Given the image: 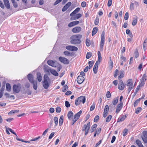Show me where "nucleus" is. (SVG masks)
<instances>
[{
    "mask_svg": "<svg viewBox=\"0 0 147 147\" xmlns=\"http://www.w3.org/2000/svg\"><path fill=\"white\" fill-rule=\"evenodd\" d=\"M99 63L98 61H96L94 66L93 70L94 74H96L97 72Z\"/></svg>",
    "mask_w": 147,
    "mask_h": 147,
    "instance_id": "obj_16",
    "label": "nucleus"
},
{
    "mask_svg": "<svg viewBox=\"0 0 147 147\" xmlns=\"http://www.w3.org/2000/svg\"><path fill=\"white\" fill-rule=\"evenodd\" d=\"M99 23V20L98 18H96L95 19L94 23L95 25H97Z\"/></svg>",
    "mask_w": 147,
    "mask_h": 147,
    "instance_id": "obj_55",
    "label": "nucleus"
},
{
    "mask_svg": "<svg viewBox=\"0 0 147 147\" xmlns=\"http://www.w3.org/2000/svg\"><path fill=\"white\" fill-rule=\"evenodd\" d=\"M6 89L7 90L10 92L11 90V87L10 84L7 83L6 85Z\"/></svg>",
    "mask_w": 147,
    "mask_h": 147,
    "instance_id": "obj_31",
    "label": "nucleus"
},
{
    "mask_svg": "<svg viewBox=\"0 0 147 147\" xmlns=\"http://www.w3.org/2000/svg\"><path fill=\"white\" fill-rule=\"evenodd\" d=\"M126 85L128 87V91L129 92L134 87L132 79H129L127 80Z\"/></svg>",
    "mask_w": 147,
    "mask_h": 147,
    "instance_id": "obj_4",
    "label": "nucleus"
},
{
    "mask_svg": "<svg viewBox=\"0 0 147 147\" xmlns=\"http://www.w3.org/2000/svg\"><path fill=\"white\" fill-rule=\"evenodd\" d=\"M54 121L55 124V126H56L58 125V118L57 117H55L54 118Z\"/></svg>",
    "mask_w": 147,
    "mask_h": 147,
    "instance_id": "obj_38",
    "label": "nucleus"
},
{
    "mask_svg": "<svg viewBox=\"0 0 147 147\" xmlns=\"http://www.w3.org/2000/svg\"><path fill=\"white\" fill-rule=\"evenodd\" d=\"M81 38L82 35L80 34L73 35L70 38V42L74 45L79 44L81 42Z\"/></svg>",
    "mask_w": 147,
    "mask_h": 147,
    "instance_id": "obj_1",
    "label": "nucleus"
},
{
    "mask_svg": "<svg viewBox=\"0 0 147 147\" xmlns=\"http://www.w3.org/2000/svg\"><path fill=\"white\" fill-rule=\"evenodd\" d=\"M124 72L123 71H121L120 72V75L119 76L118 78L120 80V79H121L124 76Z\"/></svg>",
    "mask_w": 147,
    "mask_h": 147,
    "instance_id": "obj_33",
    "label": "nucleus"
},
{
    "mask_svg": "<svg viewBox=\"0 0 147 147\" xmlns=\"http://www.w3.org/2000/svg\"><path fill=\"white\" fill-rule=\"evenodd\" d=\"M49 129L48 128H47V129H46L43 132L42 136H45L46 134L47 133Z\"/></svg>",
    "mask_w": 147,
    "mask_h": 147,
    "instance_id": "obj_51",
    "label": "nucleus"
},
{
    "mask_svg": "<svg viewBox=\"0 0 147 147\" xmlns=\"http://www.w3.org/2000/svg\"><path fill=\"white\" fill-rule=\"evenodd\" d=\"M123 103L122 102H120L117 105L116 110V113H118L122 108Z\"/></svg>",
    "mask_w": 147,
    "mask_h": 147,
    "instance_id": "obj_14",
    "label": "nucleus"
},
{
    "mask_svg": "<svg viewBox=\"0 0 147 147\" xmlns=\"http://www.w3.org/2000/svg\"><path fill=\"white\" fill-rule=\"evenodd\" d=\"M86 43L87 46H89L90 45V40L89 39H86Z\"/></svg>",
    "mask_w": 147,
    "mask_h": 147,
    "instance_id": "obj_46",
    "label": "nucleus"
},
{
    "mask_svg": "<svg viewBox=\"0 0 147 147\" xmlns=\"http://www.w3.org/2000/svg\"><path fill=\"white\" fill-rule=\"evenodd\" d=\"M82 22V21L81 20L80 22L78 21H75L70 22L68 26L69 27H71L74 26L78 25L79 23Z\"/></svg>",
    "mask_w": 147,
    "mask_h": 147,
    "instance_id": "obj_8",
    "label": "nucleus"
},
{
    "mask_svg": "<svg viewBox=\"0 0 147 147\" xmlns=\"http://www.w3.org/2000/svg\"><path fill=\"white\" fill-rule=\"evenodd\" d=\"M98 61H97L100 63L102 61V57L99 51H98Z\"/></svg>",
    "mask_w": 147,
    "mask_h": 147,
    "instance_id": "obj_32",
    "label": "nucleus"
},
{
    "mask_svg": "<svg viewBox=\"0 0 147 147\" xmlns=\"http://www.w3.org/2000/svg\"><path fill=\"white\" fill-rule=\"evenodd\" d=\"M97 125L94 124L91 127V132H92L95 129Z\"/></svg>",
    "mask_w": 147,
    "mask_h": 147,
    "instance_id": "obj_43",
    "label": "nucleus"
},
{
    "mask_svg": "<svg viewBox=\"0 0 147 147\" xmlns=\"http://www.w3.org/2000/svg\"><path fill=\"white\" fill-rule=\"evenodd\" d=\"M118 97H117L114 98L112 101V104L113 105H115L118 102Z\"/></svg>",
    "mask_w": 147,
    "mask_h": 147,
    "instance_id": "obj_28",
    "label": "nucleus"
},
{
    "mask_svg": "<svg viewBox=\"0 0 147 147\" xmlns=\"http://www.w3.org/2000/svg\"><path fill=\"white\" fill-rule=\"evenodd\" d=\"M81 30V28L80 26H76L72 29V31L74 33L79 32Z\"/></svg>",
    "mask_w": 147,
    "mask_h": 147,
    "instance_id": "obj_13",
    "label": "nucleus"
},
{
    "mask_svg": "<svg viewBox=\"0 0 147 147\" xmlns=\"http://www.w3.org/2000/svg\"><path fill=\"white\" fill-rule=\"evenodd\" d=\"M68 88V87L67 85H65L63 86V89L62 90V91L63 92H65L66 90Z\"/></svg>",
    "mask_w": 147,
    "mask_h": 147,
    "instance_id": "obj_56",
    "label": "nucleus"
},
{
    "mask_svg": "<svg viewBox=\"0 0 147 147\" xmlns=\"http://www.w3.org/2000/svg\"><path fill=\"white\" fill-rule=\"evenodd\" d=\"M140 100L141 98H139L135 101L134 104V107H136L138 105Z\"/></svg>",
    "mask_w": 147,
    "mask_h": 147,
    "instance_id": "obj_37",
    "label": "nucleus"
},
{
    "mask_svg": "<svg viewBox=\"0 0 147 147\" xmlns=\"http://www.w3.org/2000/svg\"><path fill=\"white\" fill-rule=\"evenodd\" d=\"M37 79L38 80L39 82L41 81L42 80V77L41 74L39 72H38L37 73Z\"/></svg>",
    "mask_w": 147,
    "mask_h": 147,
    "instance_id": "obj_25",
    "label": "nucleus"
},
{
    "mask_svg": "<svg viewBox=\"0 0 147 147\" xmlns=\"http://www.w3.org/2000/svg\"><path fill=\"white\" fill-rule=\"evenodd\" d=\"M145 81L140 80L139 86H143L145 84Z\"/></svg>",
    "mask_w": 147,
    "mask_h": 147,
    "instance_id": "obj_49",
    "label": "nucleus"
},
{
    "mask_svg": "<svg viewBox=\"0 0 147 147\" xmlns=\"http://www.w3.org/2000/svg\"><path fill=\"white\" fill-rule=\"evenodd\" d=\"M59 60L60 61L65 64H68L69 62L67 59L63 57H59Z\"/></svg>",
    "mask_w": 147,
    "mask_h": 147,
    "instance_id": "obj_9",
    "label": "nucleus"
},
{
    "mask_svg": "<svg viewBox=\"0 0 147 147\" xmlns=\"http://www.w3.org/2000/svg\"><path fill=\"white\" fill-rule=\"evenodd\" d=\"M50 81V79L48 76L46 74H45L44 76V80L42 82L43 86L45 89H47L49 88V82Z\"/></svg>",
    "mask_w": 147,
    "mask_h": 147,
    "instance_id": "obj_2",
    "label": "nucleus"
},
{
    "mask_svg": "<svg viewBox=\"0 0 147 147\" xmlns=\"http://www.w3.org/2000/svg\"><path fill=\"white\" fill-rule=\"evenodd\" d=\"M80 10V8L79 7L76 8L73 12L71 13L70 16H73L77 13Z\"/></svg>",
    "mask_w": 147,
    "mask_h": 147,
    "instance_id": "obj_24",
    "label": "nucleus"
},
{
    "mask_svg": "<svg viewBox=\"0 0 147 147\" xmlns=\"http://www.w3.org/2000/svg\"><path fill=\"white\" fill-rule=\"evenodd\" d=\"M98 30V28L97 27H95L94 28L92 32V36H93L95 35L97 33Z\"/></svg>",
    "mask_w": 147,
    "mask_h": 147,
    "instance_id": "obj_34",
    "label": "nucleus"
},
{
    "mask_svg": "<svg viewBox=\"0 0 147 147\" xmlns=\"http://www.w3.org/2000/svg\"><path fill=\"white\" fill-rule=\"evenodd\" d=\"M3 2L6 7L7 9L10 8V4L8 0H3Z\"/></svg>",
    "mask_w": 147,
    "mask_h": 147,
    "instance_id": "obj_21",
    "label": "nucleus"
},
{
    "mask_svg": "<svg viewBox=\"0 0 147 147\" xmlns=\"http://www.w3.org/2000/svg\"><path fill=\"white\" fill-rule=\"evenodd\" d=\"M48 64L53 67H56L57 65V63L56 62H54L51 60H49L47 61Z\"/></svg>",
    "mask_w": 147,
    "mask_h": 147,
    "instance_id": "obj_10",
    "label": "nucleus"
},
{
    "mask_svg": "<svg viewBox=\"0 0 147 147\" xmlns=\"http://www.w3.org/2000/svg\"><path fill=\"white\" fill-rule=\"evenodd\" d=\"M138 18L137 17L134 18L132 22V25L133 26L136 25L137 22Z\"/></svg>",
    "mask_w": 147,
    "mask_h": 147,
    "instance_id": "obj_30",
    "label": "nucleus"
},
{
    "mask_svg": "<svg viewBox=\"0 0 147 147\" xmlns=\"http://www.w3.org/2000/svg\"><path fill=\"white\" fill-rule=\"evenodd\" d=\"M92 55V53L91 52H88L87 53L86 58L87 59L90 58Z\"/></svg>",
    "mask_w": 147,
    "mask_h": 147,
    "instance_id": "obj_42",
    "label": "nucleus"
},
{
    "mask_svg": "<svg viewBox=\"0 0 147 147\" xmlns=\"http://www.w3.org/2000/svg\"><path fill=\"white\" fill-rule=\"evenodd\" d=\"M142 110V109L141 107H138L136 110L135 113L136 114H138Z\"/></svg>",
    "mask_w": 147,
    "mask_h": 147,
    "instance_id": "obj_40",
    "label": "nucleus"
},
{
    "mask_svg": "<svg viewBox=\"0 0 147 147\" xmlns=\"http://www.w3.org/2000/svg\"><path fill=\"white\" fill-rule=\"evenodd\" d=\"M12 3L14 7L15 8H16L18 7V5L17 3L15 2V1H14V2L12 1Z\"/></svg>",
    "mask_w": 147,
    "mask_h": 147,
    "instance_id": "obj_64",
    "label": "nucleus"
},
{
    "mask_svg": "<svg viewBox=\"0 0 147 147\" xmlns=\"http://www.w3.org/2000/svg\"><path fill=\"white\" fill-rule=\"evenodd\" d=\"M85 97L84 96H82L76 98L75 101V104L76 106H78L82 102L84 104L85 102Z\"/></svg>",
    "mask_w": 147,
    "mask_h": 147,
    "instance_id": "obj_3",
    "label": "nucleus"
},
{
    "mask_svg": "<svg viewBox=\"0 0 147 147\" xmlns=\"http://www.w3.org/2000/svg\"><path fill=\"white\" fill-rule=\"evenodd\" d=\"M82 14L80 13L77 14L74 17L72 16L70 19L71 20H77L81 18L82 16Z\"/></svg>",
    "mask_w": 147,
    "mask_h": 147,
    "instance_id": "obj_18",
    "label": "nucleus"
},
{
    "mask_svg": "<svg viewBox=\"0 0 147 147\" xmlns=\"http://www.w3.org/2000/svg\"><path fill=\"white\" fill-rule=\"evenodd\" d=\"M99 117L98 115L96 116L94 118V121L95 122H96L99 119Z\"/></svg>",
    "mask_w": 147,
    "mask_h": 147,
    "instance_id": "obj_57",
    "label": "nucleus"
},
{
    "mask_svg": "<svg viewBox=\"0 0 147 147\" xmlns=\"http://www.w3.org/2000/svg\"><path fill=\"white\" fill-rule=\"evenodd\" d=\"M121 59L122 62H124L126 61V58L125 57L122 56L121 57Z\"/></svg>",
    "mask_w": 147,
    "mask_h": 147,
    "instance_id": "obj_54",
    "label": "nucleus"
},
{
    "mask_svg": "<svg viewBox=\"0 0 147 147\" xmlns=\"http://www.w3.org/2000/svg\"><path fill=\"white\" fill-rule=\"evenodd\" d=\"M127 129H125L123 132V136H125L127 134Z\"/></svg>",
    "mask_w": 147,
    "mask_h": 147,
    "instance_id": "obj_58",
    "label": "nucleus"
},
{
    "mask_svg": "<svg viewBox=\"0 0 147 147\" xmlns=\"http://www.w3.org/2000/svg\"><path fill=\"white\" fill-rule=\"evenodd\" d=\"M27 77L29 82L31 83L35 80L33 79L32 75L31 74H29L27 76Z\"/></svg>",
    "mask_w": 147,
    "mask_h": 147,
    "instance_id": "obj_23",
    "label": "nucleus"
},
{
    "mask_svg": "<svg viewBox=\"0 0 147 147\" xmlns=\"http://www.w3.org/2000/svg\"><path fill=\"white\" fill-rule=\"evenodd\" d=\"M61 111V109L59 107H58L56 108V111L57 113H59Z\"/></svg>",
    "mask_w": 147,
    "mask_h": 147,
    "instance_id": "obj_50",
    "label": "nucleus"
},
{
    "mask_svg": "<svg viewBox=\"0 0 147 147\" xmlns=\"http://www.w3.org/2000/svg\"><path fill=\"white\" fill-rule=\"evenodd\" d=\"M95 108V104L94 103H93L92 105L91 106L90 108V111H92L94 110Z\"/></svg>",
    "mask_w": 147,
    "mask_h": 147,
    "instance_id": "obj_45",
    "label": "nucleus"
},
{
    "mask_svg": "<svg viewBox=\"0 0 147 147\" xmlns=\"http://www.w3.org/2000/svg\"><path fill=\"white\" fill-rule=\"evenodd\" d=\"M138 55H139V54H138V51L137 50H136L135 51V54H134V56H135V58H137L138 56Z\"/></svg>",
    "mask_w": 147,
    "mask_h": 147,
    "instance_id": "obj_59",
    "label": "nucleus"
},
{
    "mask_svg": "<svg viewBox=\"0 0 147 147\" xmlns=\"http://www.w3.org/2000/svg\"><path fill=\"white\" fill-rule=\"evenodd\" d=\"M73 115V113L71 111H70L68 112L67 113V117L69 120H72L73 119L72 117Z\"/></svg>",
    "mask_w": 147,
    "mask_h": 147,
    "instance_id": "obj_27",
    "label": "nucleus"
},
{
    "mask_svg": "<svg viewBox=\"0 0 147 147\" xmlns=\"http://www.w3.org/2000/svg\"><path fill=\"white\" fill-rule=\"evenodd\" d=\"M112 2V0H109L107 3V5L108 7H110L111 5Z\"/></svg>",
    "mask_w": 147,
    "mask_h": 147,
    "instance_id": "obj_61",
    "label": "nucleus"
},
{
    "mask_svg": "<svg viewBox=\"0 0 147 147\" xmlns=\"http://www.w3.org/2000/svg\"><path fill=\"white\" fill-rule=\"evenodd\" d=\"M71 2H69L67 3L63 8L62 11H65L71 5Z\"/></svg>",
    "mask_w": 147,
    "mask_h": 147,
    "instance_id": "obj_17",
    "label": "nucleus"
},
{
    "mask_svg": "<svg viewBox=\"0 0 147 147\" xmlns=\"http://www.w3.org/2000/svg\"><path fill=\"white\" fill-rule=\"evenodd\" d=\"M63 116H61V117L60 118V119H59V125L60 126H61L63 122Z\"/></svg>",
    "mask_w": 147,
    "mask_h": 147,
    "instance_id": "obj_36",
    "label": "nucleus"
},
{
    "mask_svg": "<svg viewBox=\"0 0 147 147\" xmlns=\"http://www.w3.org/2000/svg\"><path fill=\"white\" fill-rule=\"evenodd\" d=\"M66 48L67 50L71 51H76L78 50V48L76 47L70 45L66 46Z\"/></svg>",
    "mask_w": 147,
    "mask_h": 147,
    "instance_id": "obj_7",
    "label": "nucleus"
},
{
    "mask_svg": "<svg viewBox=\"0 0 147 147\" xmlns=\"http://www.w3.org/2000/svg\"><path fill=\"white\" fill-rule=\"evenodd\" d=\"M129 17V14L127 12H126L124 18L125 20H128Z\"/></svg>",
    "mask_w": 147,
    "mask_h": 147,
    "instance_id": "obj_48",
    "label": "nucleus"
},
{
    "mask_svg": "<svg viewBox=\"0 0 147 147\" xmlns=\"http://www.w3.org/2000/svg\"><path fill=\"white\" fill-rule=\"evenodd\" d=\"M141 80L145 82L146 81V76L145 74H144L143 75Z\"/></svg>",
    "mask_w": 147,
    "mask_h": 147,
    "instance_id": "obj_44",
    "label": "nucleus"
},
{
    "mask_svg": "<svg viewBox=\"0 0 147 147\" xmlns=\"http://www.w3.org/2000/svg\"><path fill=\"white\" fill-rule=\"evenodd\" d=\"M116 139V137L115 136H113L112 137L111 140V143H113L115 141Z\"/></svg>",
    "mask_w": 147,
    "mask_h": 147,
    "instance_id": "obj_62",
    "label": "nucleus"
},
{
    "mask_svg": "<svg viewBox=\"0 0 147 147\" xmlns=\"http://www.w3.org/2000/svg\"><path fill=\"white\" fill-rule=\"evenodd\" d=\"M0 6L3 9L4 8V6L3 3V2L0 0Z\"/></svg>",
    "mask_w": 147,
    "mask_h": 147,
    "instance_id": "obj_63",
    "label": "nucleus"
},
{
    "mask_svg": "<svg viewBox=\"0 0 147 147\" xmlns=\"http://www.w3.org/2000/svg\"><path fill=\"white\" fill-rule=\"evenodd\" d=\"M21 87L20 85L14 84L13 87V92L16 93H18L20 91Z\"/></svg>",
    "mask_w": 147,
    "mask_h": 147,
    "instance_id": "obj_5",
    "label": "nucleus"
},
{
    "mask_svg": "<svg viewBox=\"0 0 147 147\" xmlns=\"http://www.w3.org/2000/svg\"><path fill=\"white\" fill-rule=\"evenodd\" d=\"M82 111H80L75 115L74 118L72 119V121L73 122L72 124V125H74V123L78 119L82 113Z\"/></svg>",
    "mask_w": 147,
    "mask_h": 147,
    "instance_id": "obj_6",
    "label": "nucleus"
},
{
    "mask_svg": "<svg viewBox=\"0 0 147 147\" xmlns=\"http://www.w3.org/2000/svg\"><path fill=\"white\" fill-rule=\"evenodd\" d=\"M90 122L88 123L86 125H84V127L82 129V131H84L85 130H89L90 127Z\"/></svg>",
    "mask_w": 147,
    "mask_h": 147,
    "instance_id": "obj_19",
    "label": "nucleus"
},
{
    "mask_svg": "<svg viewBox=\"0 0 147 147\" xmlns=\"http://www.w3.org/2000/svg\"><path fill=\"white\" fill-rule=\"evenodd\" d=\"M109 111V106L106 105L105 108L104 112L108 113Z\"/></svg>",
    "mask_w": 147,
    "mask_h": 147,
    "instance_id": "obj_39",
    "label": "nucleus"
},
{
    "mask_svg": "<svg viewBox=\"0 0 147 147\" xmlns=\"http://www.w3.org/2000/svg\"><path fill=\"white\" fill-rule=\"evenodd\" d=\"M64 54L66 56H70L71 55V54L68 51H65L64 52Z\"/></svg>",
    "mask_w": 147,
    "mask_h": 147,
    "instance_id": "obj_47",
    "label": "nucleus"
},
{
    "mask_svg": "<svg viewBox=\"0 0 147 147\" xmlns=\"http://www.w3.org/2000/svg\"><path fill=\"white\" fill-rule=\"evenodd\" d=\"M136 143L139 147H144L141 142L139 140H136Z\"/></svg>",
    "mask_w": 147,
    "mask_h": 147,
    "instance_id": "obj_35",
    "label": "nucleus"
},
{
    "mask_svg": "<svg viewBox=\"0 0 147 147\" xmlns=\"http://www.w3.org/2000/svg\"><path fill=\"white\" fill-rule=\"evenodd\" d=\"M31 83H32L33 88L36 90L37 89L38 86L37 82L35 80L33 81Z\"/></svg>",
    "mask_w": 147,
    "mask_h": 147,
    "instance_id": "obj_26",
    "label": "nucleus"
},
{
    "mask_svg": "<svg viewBox=\"0 0 147 147\" xmlns=\"http://www.w3.org/2000/svg\"><path fill=\"white\" fill-rule=\"evenodd\" d=\"M106 96L107 98H109L111 97V94L109 91H107V92L106 94Z\"/></svg>",
    "mask_w": 147,
    "mask_h": 147,
    "instance_id": "obj_52",
    "label": "nucleus"
},
{
    "mask_svg": "<svg viewBox=\"0 0 147 147\" xmlns=\"http://www.w3.org/2000/svg\"><path fill=\"white\" fill-rule=\"evenodd\" d=\"M86 5V3L85 1L82 2L81 3V6L82 7H84Z\"/></svg>",
    "mask_w": 147,
    "mask_h": 147,
    "instance_id": "obj_60",
    "label": "nucleus"
},
{
    "mask_svg": "<svg viewBox=\"0 0 147 147\" xmlns=\"http://www.w3.org/2000/svg\"><path fill=\"white\" fill-rule=\"evenodd\" d=\"M112 118V116L111 115H109L106 118V121L107 122H109L111 120Z\"/></svg>",
    "mask_w": 147,
    "mask_h": 147,
    "instance_id": "obj_41",
    "label": "nucleus"
},
{
    "mask_svg": "<svg viewBox=\"0 0 147 147\" xmlns=\"http://www.w3.org/2000/svg\"><path fill=\"white\" fill-rule=\"evenodd\" d=\"M142 139L144 142L145 143L147 142V132L144 131L143 132V135L142 137Z\"/></svg>",
    "mask_w": 147,
    "mask_h": 147,
    "instance_id": "obj_11",
    "label": "nucleus"
},
{
    "mask_svg": "<svg viewBox=\"0 0 147 147\" xmlns=\"http://www.w3.org/2000/svg\"><path fill=\"white\" fill-rule=\"evenodd\" d=\"M113 66V63L112 61L111 60V59L110 58V60L108 63V67L110 69H111Z\"/></svg>",
    "mask_w": 147,
    "mask_h": 147,
    "instance_id": "obj_29",
    "label": "nucleus"
},
{
    "mask_svg": "<svg viewBox=\"0 0 147 147\" xmlns=\"http://www.w3.org/2000/svg\"><path fill=\"white\" fill-rule=\"evenodd\" d=\"M65 105L66 107H68L70 106V104L68 101H66L65 102Z\"/></svg>",
    "mask_w": 147,
    "mask_h": 147,
    "instance_id": "obj_53",
    "label": "nucleus"
},
{
    "mask_svg": "<svg viewBox=\"0 0 147 147\" xmlns=\"http://www.w3.org/2000/svg\"><path fill=\"white\" fill-rule=\"evenodd\" d=\"M84 78L83 76H79L77 78V80L78 84H81L84 81Z\"/></svg>",
    "mask_w": 147,
    "mask_h": 147,
    "instance_id": "obj_15",
    "label": "nucleus"
},
{
    "mask_svg": "<svg viewBox=\"0 0 147 147\" xmlns=\"http://www.w3.org/2000/svg\"><path fill=\"white\" fill-rule=\"evenodd\" d=\"M50 72L53 75L55 76H58V74L57 71L53 69H49Z\"/></svg>",
    "mask_w": 147,
    "mask_h": 147,
    "instance_id": "obj_22",
    "label": "nucleus"
},
{
    "mask_svg": "<svg viewBox=\"0 0 147 147\" xmlns=\"http://www.w3.org/2000/svg\"><path fill=\"white\" fill-rule=\"evenodd\" d=\"M125 87V85L122 80H120L118 85V88L121 90H123Z\"/></svg>",
    "mask_w": 147,
    "mask_h": 147,
    "instance_id": "obj_12",
    "label": "nucleus"
},
{
    "mask_svg": "<svg viewBox=\"0 0 147 147\" xmlns=\"http://www.w3.org/2000/svg\"><path fill=\"white\" fill-rule=\"evenodd\" d=\"M127 116L126 115H123L119 117L117 120V122H120L123 121L126 118Z\"/></svg>",
    "mask_w": 147,
    "mask_h": 147,
    "instance_id": "obj_20",
    "label": "nucleus"
}]
</instances>
